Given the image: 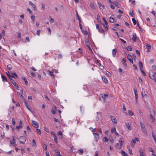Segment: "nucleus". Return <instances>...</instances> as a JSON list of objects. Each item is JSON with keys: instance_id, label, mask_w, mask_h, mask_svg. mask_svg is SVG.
Wrapping results in <instances>:
<instances>
[{"instance_id": "f257e3e1", "label": "nucleus", "mask_w": 156, "mask_h": 156, "mask_svg": "<svg viewBox=\"0 0 156 156\" xmlns=\"http://www.w3.org/2000/svg\"><path fill=\"white\" fill-rule=\"evenodd\" d=\"M149 74L150 78L154 80L156 82V71L153 72L152 71H151L149 72Z\"/></svg>"}, {"instance_id": "f03ea898", "label": "nucleus", "mask_w": 156, "mask_h": 156, "mask_svg": "<svg viewBox=\"0 0 156 156\" xmlns=\"http://www.w3.org/2000/svg\"><path fill=\"white\" fill-rule=\"evenodd\" d=\"M18 139L20 143L24 144L26 141V137L24 136H22Z\"/></svg>"}, {"instance_id": "7ed1b4c3", "label": "nucleus", "mask_w": 156, "mask_h": 156, "mask_svg": "<svg viewBox=\"0 0 156 156\" xmlns=\"http://www.w3.org/2000/svg\"><path fill=\"white\" fill-rule=\"evenodd\" d=\"M139 139L138 138H135V139L132 140L131 141V146L132 147H134V145L136 143V141H139Z\"/></svg>"}, {"instance_id": "20e7f679", "label": "nucleus", "mask_w": 156, "mask_h": 156, "mask_svg": "<svg viewBox=\"0 0 156 156\" xmlns=\"http://www.w3.org/2000/svg\"><path fill=\"white\" fill-rule=\"evenodd\" d=\"M18 95L19 98L21 101H23L24 102L26 101V100L25 99L24 97L21 94L18 93Z\"/></svg>"}, {"instance_id": "39448f33", "label": "nucleus", "mask_w": 156, "mask_h": 156, "mask_svg": "<svg viewBox=\"0 0 156 156\" xmlns=\"http://www.w3.org/2000/svg\"><path fill=\"white\" fill-rule=\"evenodd\" d=\"M29 5H31L32 7L34 9V11H37V8L36 5L32 3L31 1H29Z\"/></svg>"}, {"instance_id": "423d86ee", "label": "nucleus", "mask_w": 156, "mask_h": 156, "mask_svg": "<svg viewBox=\"0 0 156 156\" xmlns=\"http://www.w3.org/2000/svg\"><path fill=\"white\" fill-rule=\"evenodd\" d=\"M32 125L34 127L36 128H37L38 127V124L35 121H33L32 122Z\"/></svg>"}, {"instance_id": "0eeeda50", "label": "nucleus", "mask_w": 156, "mask_h": 156, "mask_svg": "<svg viewBox=\"0 0 156 156\" xmlns=\"http://www.w3.org/2000/svg\"><path fill=\"white\" fill-rule=\"evenodd\" d=\"M93 134L94 136V139L96 140V141H98L99 137V134L97 133H93Z\"/></svg>"}, {"instance_id": "6e6552de", "label": "nucleus", "mask_w": 156, "mask_h": 156, "mask_svg": "<svg viewBox=\"0 0 156 156\" xmlns=\"http://www.w3.org/2000/svg\"><path fill=\"white\" fill-rule=\"evenodd\" d=\"M110 118L111 119V120L113 123H117V120L115 119L116 118L115 117L111 115Z\"/></svg>"}, {"instance_id": "1a4fd4ad", "label": "nucleus", "mask_w": 156, "mask_h": 156, "mask_svg": "<svg viewBox=\"0 0 156 156\" xmlns=\"http://www.w3.org/2000/svg\"><path fill=\"white\" fill-rule=\"evenodd\" d=\"M146 47L148 48L147 50V52H149L151 50V45L149 44H147Z\"/></svg>"}, {"instance_id": "9d476101", "label": "nucleus", "mask_w": 156, "mask_h": 156, "mask_svg": "<svg viewBox=\"0 0 156 156\" xmlns=\"http://www.w3.org/2000/svg\"><path fill=\"white\" fill-rule=\"evenodd\" d=\"M133 37H132V38L133 41L134 42H136V34L135 33H133Z\"/></svg>"}, {"instance_id": "9b49d317", "label": "nucleus", "mask_w": 156, "mask_h": 156, "mask_svg": "<svg viewBox=\"0 0 156 156\" xmlns=\"http://www.w3.org/2000/svg\"><path fill=\"white\" fill-rule=\"evenodd\" d=\"M139 65L140 67V70L143 69V65L142 62L141 61H139Z\"/></svg>"}, {"instance_id": "f8f14e48", "label": "nucleus", "mask_w": 156, "mask_h": 156, "mask_svg": "<svg viewBox=\"0 0 156 156\" xmlns=\"http://www.w3.org/2000/svg\"><path fill=\"white\" fill-rule=\"evenodd\" d=\"M10 81L14 86L16 85L17 84L15 81L12 78H10Z\"/></svg>"}, {"instance_id": "ddd939ff", "label": "nucleus", "mask_w": 156, "mask_h": 156, "mask_svg": "<svg viewBox=\"0 0 156 156\" xmlns=\"http://www.w3.org/2000/svg\"><path fill=\"white\" fill-rule=\"evenodd\" d=\"M117 51L116 49H114L112 51V55L113 57H115Z\"/></svg>"}, {"instance_id": "4468645a", "label": "nucleus", "mask_w": 156, "mask_h": 156, "mask_svg": "<svg viewBox=\"0 0 156 156\" xmlns=\"http://www.w3.org/2000/svg\"><path fill=\"white\" fill-rule=\"evenodd\" d=\"M150 115L155 116L156 115V112L154 110L152 109L150 111Z\"/></svg>"}, {"instance_id": "2eb2a0df", "label": "nucleus", "mask_w": 156, "mask_h": 156, "mask_svg": "<svg viewBox=\"0 0 156 156\" xmlns=\"http://www.w3.org/2000/svg\"><path fill=\"white\" fill-rule=\"evenodd\" d=\"M126 126L127 128L129 130H131V127L130 126V124L129 122H127L126 124Z\"/></svg>"}, {"instance_id": "dca6fc26", "label": "nucleus", "mask_w": 156, "mask_h": 156, "mask_svg": "<svg viewBox=\"0 0 156 156\" xmlns=\"http://www.w3.org/2000/svg\"><path fill=\"white\" fill-rule=\"evenodd\" d=\"M102 79L106 83H108V80L107 78L105 77V76H102Z\"/></svg>"}, {"instance_id": "f3484780", "label": "nucleus", "mask_w": 156, "mask_h": 156, "mask_svg": "<svg viewBox=\"0 0 156 156\" xmlns=\"http://www.w3.org/2000/svg\"><path fill=\"white\" fill-rule=\"evenodd\" d=\"M109 22L112 23H113L115 22L114 19L112 17H110L109 18Z\"/></svg>"}, {"instance_id": "a211bd4d", "label": "nucleus", "mask_w": 156, "mask_h": 156, "mask_svg": "<svg viewBox=\"0 0 156 156\" xmlns=\"http://www.w3.org/2000/svg\"><path fill=\"white\" fill-rule=\"evenodd\" d=\"M12 137L13 138V139L12 141H10V144H14L15 143L16 141L14 139V136H12Z\"/></svg>"}, {"instance_id": "6ab92c4d", "label": "nucleus", "mask_w": 156, "mask_h": 156, "mask_svg": "<svg viewBox=\"0 0 156 156\" xmlns=\"http://www.w3.org/2000/svg\"><path fill=\"white\" fill-rule=\"evenodd\" d=\"M1 76H2V78L3 81H4V80H5L6 81H7V80L5 76L3 75H2Z\"/></svg>"}, {"instance_id": "aec40b11", "label": "nucleus", "mask_w": 156, "mask_h": 156, "mask_svg": "<svg viewBox=\"0 0 156 156\" xmlns=\"http://www.w3.org/2000/svg\"><path fill=\"white\" fill-rule=\"evenodd\" d=\"M140 122L141 128L142 129H144L145 128V126L144 123L141 121H140Z\"/></svg>"}, {"instance_id": "412c9836", "label": "nucleus", "mask_w": 156, "mask_h": 156, "mask_svg": "<svg viewBox=\"0 0 156 156\" xmlns=\"http://www.w3.org/2000/svg\"><path fill=\"white\" fill-rule=\"evenodd\" d=\"M98 4L99 8L101 9H105V6L104 5H101V3H98Z\"/></svg>"}, {"instance_id": "4be33fe9", "label": "nucleus", "mask_w": 156, "mask_h": 156, "mask_svg": "<svg viewBox=\"0 0 156 156\" xmlns=\"http://www.w3.org/2000/svg\"><path fill=\"white\" fill-rule=\"evenodd\" d=\"M119 142L120 143L121 146H122L123 143V139L122 138H120L119 140Z\"/></svg>"}, {"instance_id": "5701e85b", "label": "nucleus", "mask_w": 156, "mask_h": 156, "mask_svg": "<svg viewBox=\"0 0 156 156\" xmlns=\"http://www.w3.org/2000/svg\"><path fill=\"white\" fill-rule=\"evenodd\" d=\"M53 137H54V140L55 142H56V143L57 144L58 143V138L56 135L55 134H54L53 136Z\"/></svg>"}, {"instance_id": "b1692460", "label": "nucleus", "mask_w": 156, "mask_h": 156, "mask_svg": "<svg viewBox=\"0 0 156 156\" xmlns=\"http://www.w3.org/2000/svg\"><path fill=\"white\" fill-rule=\"evenodd\" d=\"M61 36V34L59 33H58L56 34V38L57 39H58L60 38Z\"/></svg>"}, {"instance_id": "393cba45", "label": "nucleus", "mask_w": 156, "mask_h": 156, "mask_svg": "<svg viewBox=\"0 0 156 156\" xmlns=\"http://www.w3.org/2000/svg\"><path fill=\"white\" fill-rule=\"evenodd\" d=\"M90 7L93 9H95V7L94 6V3H92V2H91L90 3Z\"/></svg>"}, {"instance_id": "a878e982", "label": "nucleus", "mask_w": 156, "mask_h": 156, "mask_svg": "<svg viewBox=\"0 0 156 156\" xmlns=\"http://www.w3.org/2000/svg\"><path fill=\"white\" fill-rule=\"evenodd\" d=\"M22 79L25 82V83L26 85H27L28 84V82L27 80L26 79L25 77H22Z\"/></svg>"}, {"instance_id": "bb28decb", "label": "nucleus", "mask_w": 156, "mask_h": 156, "mask_svg": "<svg viewBox=\"0 0 156 156\" xmlns=\"http://www.w3.org/2000/svg\"><path fill=\"white\" fill-rule=\"evenodd\" d=\"M14 75L11 73H9V74L8 75V77H9V79H10V78H12V77L13 78Z\"/></svg>"}, {"instance_id": "cd10ccee", "label": "nucleus", "mask_w": 156, "mask_h": 156, "mask_svg": "<svg viewBox=\"0 0 156 156\" xmlns=\"http://www.w3.org/2000/svg\"><path fill=\"white\" fill-rule=\"evenodd\" d=\"M142 131L146 135L147 134V131L146 129L145 128H144V129H142Z\"/></svg>"}, {"instance_id": "c85d7f7f", "label": "nucleus", "mask_w": 156, "mask_h": 156, "mask_svg": "<svg viewBox=\"0 0 156 156\" xmlns=\"http://www.w3.org/2000/svg\"><path fill=\"white\" fill-rule=\"evenodd\" d=\"M25 104V105H26V107L30 111V107L29 105H28L27 102L26 101L25 102H24Z\"/></svg>"}, {"instance_id": "c756f323", "label": "nucleus", "mask_w": 156, "mask_h": 156, "mask_svg": "<svg viewBox=\"0 0 156 156\" xmlns=\"http://www.w3.org/2000/svg\"><path fill=\"white\" fill-rule=\"evenodd\" d=\"M150 118L152 120V121L153 122H154L155 121V119L154 118V115H150Z\"/></svg>"}, {"instance_id": "7c9ffc66", "label": "nucleus", "mask_w": 156, "mask_h": 156, "mask_svg": "<svg viewBox=\"0 0 156 156\" xmlns=\"http://www.w3.org/2000/svg\"><path fill=\"white\" fill-rule=\"evenodd\" d=\"M121 154L122 156H128L127 154L122 150L121 151Z\"/></svg>"}, {"instance_id": "2f4dec72", "label": "nucleus", "mask_w": 156, "mask_h": 156, "mask_svg": "<svg viewBox=\"0 0 156 156\" xmlns=\"http://www.w3.org/2000/svg\"><path fill=\"white\" fill-rule=\"evenodd\" d=\"M57 134L58 136H59V135L61 136V138H62V134L61 131H58V133H57Z\"/></svg>"}, {"instance_id": "473e14b6", "label": "nucleus", "mask_w": 156, "mask_h": 156, "mask_svg": "<svg viewBox=\"0 0 156 156\" xmlns=\"http://www.w3.org/2000/svg\"><path fill=\"white\" fill-rule=\"evenodd\" d=\"M111 132L112 133H113L114 132H115L116 131V128L115 127H113L112 129H111Z\"/></svg>"}, {"instance_id": "72a5a7b5", "label": "nucleus", "mask_w": 156, "mask_h": 156, "mask_svg": "<svg viewBox=\"0 0 156 156\" xmlns=\"http://www.w3.org/2000/svg\"><path fill=\"white\" fill-rule=\"evenodd\" d=\"M140 156H144V153L142 151V150L141 151L140 150Z\"/></svg>"}, {"instance_id": "f704fd0d", "label": "nucleus", "mask_w": 156, "mask_h": 156, "mask_svg": "<svg viewBox=\"0 0 156 156\" xmlns=\"http://www.w3.org/2000/svg\"><path fill=\"white\" fill-rule=\"evenodd\" d=\"M128 113H129V115L130 116H132L133 115V112L131 111H130V110H129L128 111Z\"/></svg>"}, {"instance_id": "c9c22d12", "label": "nucleus", "mask_w": 156, "mask_h": 156, "mask_svg": "<svg viewBox=\"0 0 156 156\" xmlns=\"http://www.w3.org/2000/svg\"><path fill=\"white\" fill-rule=\"evenodd\" d=\"M127 58L129 61L132 60L133 59L132 56L130 55H128L127 56Z\"/></svg>"}, {"instance_id": "e433bc0d", "label": "nucleus", "mask_w": 156, "mask_h": 156, "mask_svg": "<svg viewBox=\"0 0 156 156\" xmlns=\"http://www.w3.org/2000/svg\"><path fill=\"white\" fill-rule=\"evenodd\" d=\"M49 18L50 19V22L51 23H53L54 21V19L51 17V16H49Z\"/></svg>"}, {"instance_id": "4c0bfd02", "label": "nucleus", "mask_w": 156, "mask_h": 156, "mask_svg": "<svg viewBox=\"0 0 156 156\" xmlns=\"http://www.w3.org/2000/svg\"><path fill=\"white\" fill-rule=\"evenodd\" d=\"M113 4L115 5V6H117V7H118V8H119V6H118V2L115 1H114L113 2Z\"/></svg>"}, {"instance_id": "58836bf2", "label": "nucleus", "mask_w": 156, "mask_h": 156, "mask_svg": "<svg viewBox=\"0 0 156 156\" xmlns=\"http://www.w3.org/2000/svg\"><path fill=\"white\" fill-rule=\"evenodd\" d=\"M7 67V69L9 70H11L12 69V68L11 65L10 64H9V65H8Z\"/></svg>"}, {"instance_id": "ea45409f", "label": "nucleus", "mask_w": 156, "mask_h": 156, "mask_svg": "<svg viewBox=\"0 0 156 156\" xmlns=\"http://www.w3.org/2000/svg\"><path fill=\"white\" fill-rule=\"evenodd\" d=\"M132 20L133 21V24L134 25H136V20H135V19L134 18H132Z\"/></svg>"}, {"instance_id": "a19ab883", "label": "nucleus", "mask_w": 156, "mask_h": 156, "mask_svg": "<svg viewBox=\"0 0 156 156\" xmlns=\"http://www.w3.org/2000/svg\"><path fill=\"white\" fill-rule=\"evenodd\" d=\"M127 50L128 51H132V48H131V47H130V46H128L127 47Z\"/></svg>"}, {"instance_id": "79ce46f5", "label": "nucleus", "mask_w": 156, "mask_h": 156, "mask_svg": "<svg viewBox=\"0 0 156 156\" xmlns=\"http://www.w3.org/2000/svg\"><path fill=\"white\" fill-rule=\"evenodd\" d=\"M80 153L79 154H81L82 155L83 152V149H81L79 150Z\"/></svg>"}, {"instance_id": "37998d69", "label": "nucleus", "mask_w": 156, "mask_h": 156, "mask_svg": "<svg viewBox=\"0 0 156 156\" xmlns=\"http://www.w3.org/2000/svg\"><path fill=\"white\" fill-rule=\"evenodd\" d=\"M27 10L29 12V13L31 14L32 13V12L31 9L29 8H28L27 9Z\"/></svg>"}, {"instance_id": "c03bdc74", "label": "nucleus", "mask_w": 156, "mask_h": 156, "mask_svg": "<svg viewBox=\"0 0 156 156\" xmlns=\"http://www.w3.org/2000/svg\"><path fill=\"white\" fill-rule=\"evenodd\" d=\"M106 73L107 76H108V77L111 76V74L109 72L106 71Z\"/></svg>"}, {"instance_id": "a18cd8bd", "label": "nucleus", "mask_w": 156, "mask_h": 156, "mask_svg": "<svg viewBox=\"0 0 156 156\" xmlns=\"http://www.w3.org/2000/svg\"><path fill=\"white\" fill-rule=\"evenodd\" d=\"M36 145V142L33 139L32 140V145L34 146H35Z\"/></svg>"}, {"instance_id": "49530a36", "label": "nucleus", "mask_w": 156, "mask_h": 156, "mask_svg": "<svg viewBox=\"0 0 156 156\" xmlns=\"http://www.w3.org/2000/svg\"><path fill=\"white\" fill-rule=\"evenodd\" d=\"M121 62L122 63V64L125 67H127V65L126 63V62Z\"/></svg>"}, {"instance_id": "de8ad7c7", "label": "nucleus", "mask_w": 156, "mask_h": 156, "mask_svg": "<svg viewBox=\"0 0 156 156\" xmlns=\"http://www.w3.org/2000/svg\"><path fill=\"white\" fill-rule=\"evenodd\" d=\"M41 31L40 30H38L37 31L36 34L38 36H39L40 35Z\"/></svg>"}, {"instance_id": "09e8293b", "label": "nucleus", "mask_w": 156, "mask_h": 156, "mask_svg": "<svg viewBox=\"0 0 156 156\" xmlns=\"http://www.w3.org/2000/svg\"><path fill=\"white\" fill-rule=\"evenodd\" d=\"M47 29L48 30V34L49 35H51V30L49 27L47 28Z\"/></svg>"}, {"instance_id": "8fccbe9b", "label": "nucleus", "mask_w": 156, "mask_h": 156, "mask_svg": "<svg viewBox=\"0 0 156 156\" xmlns=\"http://www.w3.org/2000/svg\"><path fill=\"white\" fill-rule=\"evenodd\" d=\"M22 121L21 120H20L19 121V126H20L21 127V128H22L23 126H22Z\"/></svg>"}, {"instance_id": "3c124183", "label": "nucleus", "mask_w": 156, "mask_h": 156, "mask_svg": "<svg viewBox=\"0 0 156 156\" xmlns=\"http://www.w3.org/2000/svg\"><path fill=\"white\" fill-rule=\"evenodd\" d=\"M43 148H44V149L45 150V151L47 150V146L46 145L44 144V145Z\"/></svg>"}, {"instance_id": "603ef678", "label": "nucleus", "mask_w": 156, "mask_h": 156, "mask_svg": "<svg viewBox=\"0 0 156 156\" xmlns=\"http://www.w3.org/2000/svg\"><path fill=\"white\" fill-rule=\"evenodd\" d=\"M12 124L14 126L15 125V120L14 118H12Z\"/></svg>"}, {"instance_id": "864d4df0", "label": "nucleus", "mask_w": 156, "mask_h": 156, "mask_svg": "<svg viewBox=\"0 0 156 156\" xmlns=\"http://www.w3.org/2000/svg\"><path fill=\"white\" fill-rule=\"evenodd\" d=\"M49 75L53 77V78H54V74H53V72H50L49 73Z\"/></svg>"}, {"instance_id": "5fc2aeb1", "label": "nucleus", "mask_w": 156, "mask_h": 156, "mask_svg": "<svg viewBox=\"0 0 156 156\" xmlns=\"http://www.w3.org/2000/svg\"><path fill=\"white\" fill-rule=\"evenodd\" d=\"M14 75L13 78H17L18 77V76L17 75V74L15 73H14L13 74Z\"/></svg>"}, {"instance_id": "6e6d98bb", "label": "nucleus", "mask_w": 156, "mask_h": 156, "mask_svg": "<svg viewBox=\"0 0 156 156\" xmlns=\"http://www.w3.org/2000/svg\"><path fill=\"white\" fill-rule=\"evenodd\" d=\"M138 95L137 94H135V98H136V102L137 103V101H138Z\"/></svg>"}, {"instance_id": "4d7b16f0", "label": "nucleus", "mask_w": 156, "mask_h": 156, "mask_svg": "<svg viewBox=\"0 0 156 156\" xmlns=\"http://www.w3.org/2000/svg\"><path fill=\"white\" fill-rule=\"evenodd\" d=\"M85 43L86 45L87 46V47H89L90 44L89 42L88 41H86Z\"/></svg>"}, {"instance_id": "13d9d810", "label": "nucleus", "mask_w": 156, "mask_h": 156, "mask_svg": "<svg viewBox=\"0 0 156 156\" xmlns=\"http://www.w3.org/2000/svg\"><path fill=\"white\" fill-rule=\"evenodd\" d=\"M36 131L37 133H39V134H40L41 133V130L39 129H36Z\"/></svg>"}, {"instance_id": "bf43d9fd", "label": "nucleus", "mask_w": 156, "mask_h": 156, "mask_svg": "<svg viewBox=\"0 0 156 156\" xmlns=\"http://www.w3.org/2000/svg\"><path fill=\"white\" fill-rule=\"evenodd\" d=\"M102 19L105 22V24L106 25H107L108 24V22H107L106 20L104 18H103Z\"/></svg>"}, {"instance_id": "052dcab7", "label": "nucleus", "mask_w": 156, "mask_h": 156, "mask_svg": "<svg viewBox=\"0 0 156 156\" xmlns=\"http://www.w3.org/2000/svg\"><path fill=\"white\" fill-rule=\"evenodd\" d=\"M136 53L139 56L140 55V51L137 50H136Z\"/></svg>"}, {"instance_id": "680f3d73", "label": "nucleus", "mask_w": 156, "mask_h": 156, "mask_svg": "<svg viewBox=\"0 0 156 156\" xmlns=\"http://www.w3.org/2000/svg\"><path fill=\"white\" fill-rule=\"evenodd\" d=\"M51 112L53 114H55V110L53 109V108H52L51 109Z\"/></svg>"}, {"instance_id": "e2e57ef3", "label": "nucleus", "mask_w": 156, "mask_h": 156, "mask_svg": "<svg viewBox=\"0 0 156 156\" xmlns=\"http://www.w3.org/2000/svg\"><path fill=\"white\" fill-rule=\"evenodd\" d=\"M41 4L42 8L43 9H44L45 7V5L43 3H41Z\"/></svg>"}, {"instance_id": "0e129e2a", "label": "nucleus", "mask_w": 156, "mask_h": 156, "mask_svg": "<svg viewBox=\"0 0 156 156\" xmlns=\"http://www.w3.org/2000/svg\"><path fill=\"white\" fill-rule=\"evenodd\" d=\"M5 133L4 132H3L2 134L1 135V137L2 139H3L5 137Z\"/></svg>"}, {"instance_id": "69168bd1", "label": "nucleus", "mask_w": 156, "mask_h": 156, "mask_svg": "<svg viewBox=\"0 0 156 156\" xmlns=\"http://www.w3.org/2000/svg\"><path fill=\"white\" fill-rule=\"evenodd\" d=\"M44 130L46 131L47 132V133H48L49 132L48 129H47V128L45 127H44Z\"/></svg>"}, {"instance_id": "338daca9", "label": "nucleus", "mask_w": 156, "mask_h": 156, "mask_svg": "<svg viewBox=\"0 0 156 156\" xmlns=\"http://www.w3.org/2000/svg\"><path fill=\"white\" fill-rule=\"evenodd\" d=\"M109 139H110V140L111 142L112 143H113V138H112V137H111Z\"/></svg>"}, {"instance_id": "774afa93", "label": "nucleus", "mask_w": 156, "mask_h": 156, "mask_svg": "<svg viewBox=\"0 0 156 156\" xmlns=\"http://www.w3.org/2000/svg\"><path fill=\"white\" fill-rule=\"evenodd\" d=\"M101 98H102L103 99V101H105V97L104 96L103 94H101Z\"/></svg>"}]
</instances>
